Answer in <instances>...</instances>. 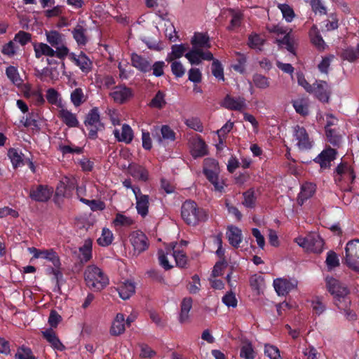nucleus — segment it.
I'll use <instances>...</instances> for the list:
<instances>
[{"label":"nucleus","mask_w":359,"mask_h":359,"mask_svg":"<svg viewBox=\"0 0 359 359\" xmlns=\"http://www.w3.org/2000/svg\"><path fill=\"white\" fill-rule=\"evenodd\" d=\"M192 48L185 53V57L192 65H198L203 60H213V55L208 50L211 47L210 37L207 33L196 32L191 39Z\"/></svg>","instance_id":"f257e3e1"},{"label":"nucleus","mask_w":359,"mask_h":359,"mask_svg":"<svg viewBox=\"0 0 359 359\" xmlns=\"http://www.w3.org/2000/svg\"><path fill=\"white\" fill-rule=\"evenodd\" d=\"M181 215L186 224L196 226L208 220L207 212L193 201H186L182 205Z\"/></svg>","instance_id":"f03ea898"},{"label":"nucleus","mask_w":359,"mask_h":359,"mask_svg":"<svg viewBox=\"0 0 359 359\" xmlns=\"http://www.w3.org/2000/svg\"><path fill=\"white\" fill-rule=\"evenodd\" d=\"M325 284L327 291L333 296L334 304L338 308H343L342 303L345 305L351 304V300L348 297V290L346 286L331 276L325 278Z\"/></svg>","instance_id":"7ed1b4c3"},{"label":"nucleus","mask_w":359,"mask_h":359,"mask_svg":"<svg viewBox=\"0 0 359 359\" xmlns=\"http://www.w3.org/2000/svg\"><path fill=\"white\" fill-rule=\"evenodd\" d=\"M84 278L86 285L95 290H101L109 284L107 276L95 265H89L85 270Z\"/></svg>","instance_id":"20e7f679"},{"label":"nucleus","mask_w":359,"mask_h":359,"mask_svg":"<svg viewBox=\"0 0 359 359\" xmlns=\"http://www.w3.org/2000/svg\"><path fill=\"white\" fill-rule=\"evenodd\" d=\"M344 262L348 267L359 271V240H353L347 243Z\"/></svg>","instance_id":"39448f33"},{"label":"nucleus","mask_w":359,"mask_h":359,"mask_svg":"<svg viewBox=\"0 0 359 359\" xmlns=\"http://www.w3.org/2000/svg\"><path fill=\"white\" fill-rule=\"evenodd\" d=\"M84 123L89 131V137L91 139H95L97 132L104 128V125L100 120V115L97 107H94L89 111L86 115Z\"/></svg>","instance_id":"423d86ee"},{"label":"nucleus","mask_w":359,"mask_h":359,"mask_svg":"<svg viewBox=\"0 0 359 359\" xmlns=\"http://www.w3.org/2000/svg\"><path fill=\"white\" fill-rule=\"evenodd\" d=\"M293 141L300 150L309 149L312 147V140L304 127L296 126L293 128Z\"/></svg>","instance_id":"0eeeda50"},{"label":"nucleus","mask_w":359,"mask_h":359,"mask_svg":"<svg viewBox=\"0 0 359 359\" xmlns=\"http://www.w3.org/2000/svg\"><path fill=\"white\" fill-rule=\"evenodd\" d=\"M129 241L133 248L134 253L137 255L145 251L149 247L147 237L141 231H133L129 236Z\"/></svg>","instance_id":"6e6552de"},{"label":"nucleus","mask_w":359,"mask_h":359,"mask_svg":"<svg viewBox=\"0 0 359 359\" xmlns=\"http://www.w3.org/2000/svg\"><path fill=\"white\" fill-rule=\"evenodd\" d=\"M221 106L229 110L243 111L248 108V104L245 97L241 96H231L226 95L221 102Z\"/></svg>","instance_id":"1a4fd4ad"},{"label":"nucleus","mask_w":359,"mask_h":359,"mask_svg":"<svg viewBox=\"0 0 359 359\" xmlns=\"http://www.w3.org/2000/svg\"><path fill=\"white\" fill-rule=\"evenodd\" d=\"M34 50L36 58H40L42 56L48 57H56L59 59H63L64 57V48H60L58 50H55L53 47L44 43H38L34 45Z\"/></svg>","instance_id":"9d476101"},{"label":"nucleus","mask_w":359,"mask_h":359,"mask_svg":"<svg viewBox=\"0 0 359 359\" xmlns=\"http://www.w3.org/2000/svg\"><path fill=\"white\" fill-rule=\"evenodd\" d=\"M296 279L290 278H278L273 280V287L279 296H285L297 287Z\"/></svg>","instance_id":"9b49d317"},{"label":"nucleus","mask_w":359,"mask_h":359,"mask_svg":"<svg viewBox=\"0 0 359 359\" xmlns=\"http://www.w3.org/2000/svg\"><path fill=\"white\" fill-rule=\"evenodd\" d=\"M39 259H46L53 265L55 269H52L51 271L57 282H58L59 279L62 277V275L58 269L60 266V261L57 252L53 249L41 250Z\"/></svg>","instance_id":"f8f14e48"},{"label":"nucleus","mask_w":359,"mask_h":359,"mask_svg":"<svg viewBox=\"0 0 359 359\" xmlns=\"http://www.w3.org/2000/svg\"><path fill=\"white\" fill-rule=\"evenodd\" d=\"M133 192L135 196L137 212L142 217H145L149 213V196L143 194L139 187L133 188Z\"/></svg>","instance_id":"ddd939ff"},{"label":"nucleus","mask_w":359,"mask_h":359,"mask_svg":"<svg viewBox=\"0 0 359 359\" xmlns=\"http://www.w3.org/2000/svg\"><path fill=\"white\" fill-rule=\"evenodd\" d=\"M76 180L74 177H64L56 188V196L58 197H69L76 187Z\"/></svg>","instance_id":"4468645a"},{"label":"nucleus","mask_w":359,"mask_h":359,"mask_svg":"<svg viewBox=\"0 0 359 359\" xmlns=\"http://www.w3.org/2000/svg\"><path fill=\"white\" fill-rule=\"evenodd\" d=\"M46 40L51 47L55 48V50L64 48V57H65L69 53V49L65 45V38L62 34L57 31H50L46 32Z\"/></svg>","instance_id":"2eb2a0df"},{"label":"nucleus","mask_w":359,"mask_h":359,"mask_svg":"<svg viewBox=\"0 0 359 359\" xmlns=\"http://www.w3.org/2000/svg\"><path fill=\"white\" fill-rule=\"evenodd\" d=\"M57 117L69 128H76L79 125L76 114L69 110L65 105L58 109Z\"/></svg>","instance_id":"dca6fc26"},{"label":"nucleus","mask_w":359,"mask_h":359,"mask_svg":"<svg viewBox=\"0 0 359 359\" xmlns=\"http://www.w3.org/2000/svg\"><path fill=\"white\" fill-rule=\"evenodd\" d=\"M313 93L321 102H327L329 100L330 94V88L327 82L324 81H316L313 84Z\"/></svg>","instance_id":"f3484780"},{"label":"nucleus","mask_w":359,"mask_h":359,"mask_svg":"<svg viewBox=\"0 0 359 359\" xmlns=\"http://www.w3.org/2000/svg\"><path fill=\"white\" fill-rule=\"evenodd\" d=\"M52 194V189L47 186L39 185L31 189L29 196L36 201L44 202L51 197Z\"/></svg>","instance_id":"a211bd4d"},{"label":"nucleus","mask_w":359,"mask_h":359,"mask_svg":"<svg viewBox=\"0 0 359 359\" xmlns=\"http://www.w3.org/2000/svg\"><path fill=\"white\" fill-rule=\"evenodd\" d=\"M71 59L85 74L91 72L93 69V62L86 54L82 53L79 55L72 53L71 55Z\"/></svg>","instance_id":"6ab92c4d"},{"label":"nucleus","mask_w":359,"mask_h":359,"mask_svg":"<svg viewBox=\"0 0 359 359\" xmlns=\"http://www.w3.org/2000/svg\"><path fill=\"white\" fill-rule=\"evenodd\" d=\"M110 96L114 102L121 104L130 99L133 96V93L130 88L124 86H118L113 88Z\"/></svg>","instance_id":"aec40b11"},{"label":"nucleus","mask_w":359,"mask_h":359,"mask_svg":"<svg viewBox=\"0 0 359 359\" xmlns=\"http://www.w3.org/2000/svg\"><path fill=\"white\" fill-rule=\"evenodd\" d=\"M336 150L330 147L324 149L315 159L314 161L319 163L322 168H327L330 166V163L335 159Z\"/></svg>","instance_id":"412c9836"},{"label":"nucleus","mask_w":359,"mask_h":359,"mask_svg":"<svg viewBox=\"0 0 359 359\" xmlns=\"http://www.w3.org/2000/svg\"><path fill=\"white\" fill-rule=\"evenodd\" d=\"M113 134L117 141L126 144L130 143L134 137L133 130L128 124H123L121 129H114Z\"/></svg>","instance_id":"4be33fe9"},{"label":"nucleus","mask_w":359,"mask_h":359,"mask_svg":"<svg viewBox=\"0 0 359 359\" xmlns=\"http://www.w3.org/2000/svg\"><path fill=\"white\" fill-rule=\"evenodd\" d=\"M226 236L229 243L234 248H238L243 241L242 231L237 226L231 225L227 227Z\"/></svg>","instance_id":"5701e85b"},{"label":"nucleus","mask_w":359,"mask_h":359,"mask_svg":"<svg viewBox=\"0 0 359 359\" xmlns=\"http://www.w3.org/2000/svg\"><path fill=\"white\" fill-rule=\"evenodd\" d=\"M131 63L134 67L143 73H147L151 70V65L150 62L147 58L138 54H132Z\"/></svg>","instance_id":"b1692460"},{"label":"nucleus","mask_w":359,"mask_h":359,"mask_svg":"<svg viewBox=\"0 0 359 359\" xmlns=\"http://www.w3.org/2000/svg\"><path fill=\"white\" fill-rule=\"evenodd\" d=\"M126 330L125 317L122 313L116 316L110 328V334L113 336H118L123 334Z\"/></svg>","instance_id":"393cba45"},{"label":"nucleus","mask_w":359,"mask_h":359,"mask_svg":"<svg viewBox=\"0 0 359 359\" xmlns=\"http://www.w3.org/2000/svg\"><path fill=\"white\" fill-rule=\"evenodd\" d=\"M119 297L123 299L127 300L130 298L135 292V285L134 283L126 280L122 283L117 288Z\"/></svg>","instance_id":"a878e982"},{"label":"nucleus","mask_w":359,"mask_h":359,"mask_svg":"<svg viewBox=\"0 0 359 359\" xmlns=\"http://www.w3.org/2000/svg\"><path fill=\"white\" fill-rule=\"evenodd\" d=\"M133 224L134 220L132 217L122 213H117L112 221V225L116 229L128 228L131 226Z\"/></svg>","instance_id":"bb28decb"},{"label":"nucleus","mask_w":359,"mask_h":359,"mask_svg":"<svg viewBox=\"0 0 359 359\" xmlns=\"http://www.w3.org/2000/svg\"><path fill=\"white\" fill-rule=\"evenodd\" d=\"M169 251L171 252V257L174 259L178 266L183 267L187 263V257L185 254L177 248V243H172L170 245Z\"/></svg>","instance_id":"cd10ccee"},{"label":"nucleus","mask_w":359,"mask_h":359,"mask_svg":"<svg viewBox=\"0 0 359 359\" xmlns=\"http://www.w3.org/2000/svg\"><path fill=\"white\" fill-rule=\"evenodd\" d=\"M42 334L54 349L62 351L65 348L64 345L57 337L55 332L52 329H47L43 331Z\"/></svg>","instance_id":"c85d7f7f"},{"label":"nucleus","mask_w":359,"mask_h":359,"mask_svg":"<svg viewBox=\"0 0 359 359\" xmlns=\"http://www.w3.org/2000/svg\"><path fill=\"white\" fill-rule=\"evenodd\" d=\"M291 30L285 34L284 37L281 39H277L276 43L280 48H285L293 55L294 53V46L297 44L295 39L290 35Z\"/></svg>","instance_id":"c756f323"},{"label":"nucleus","mask_w":359,"mask_h":359,"mask_svg":"<svg viewBox=\"0 0 359 359\" xmlns=\"http://www.w3.org/2000/svg\"><path fill=\"white\" fill-rule=\"evenodd\" d=\"M336 181H340L344 177H347L348 180H351L353 181L355 178L353 171L351 167L346 164L339 165L336 169Z\"/></svg>","instance_id":"7c9ffc66"},{"label":"nucleus","mask_w":359,"mask_h":359,"mask_svg":"<svg viewBox=\"0 0 359 359\" xmlns=\"http://www.w3.org/2000/svg\"><path fill=\"white\" fill-rule=\"evenodd\" d=\"M316 191V185L311 182L304 183L301 188V191L298 196V201L301 204L304 203L305 200L313 196Z\"/></svg>","instance_id":"2f4dec72"},{"label":"nucleus","mask_w":359,"mask_h":359,"mask_svg":"<svg viewBox=\"0 0 359 359\" xmlns=\"http://www.w3.org/2000/svg\"><path fill=\"white\" fill-rule=\"evenodd\" d=\"M187 50V47L184 44H175L171 47V52L169 53L166 57L165 60L168 62H171L176 59L180 58Z\"/></svg>","instance_id":"473e14b6"},{"label":"nucleus","mask_w":359,"mask_h":359,"mask_svg":"<svg viewBox=\"0 0 359 359\" xmlns=\"http://www.w3.org/2000/svg\"><path fill=\"white\" fill-rule=\"evenodd\" d=\"M46 97L49 104L55 105L58 108L64 105L60 93L55 88H48L46 90Z\"/></svg>","instance_id":"72a5a7b5"},{"label":"nucleus","mask_w":359,"mask_h":359,"mask_svg":"<svg viewBox=\"0 0 359 359\" xmlns=\"http://www.w3.org/2000/svg\"><path fill=\"white\" fill-rule=\"evenodd\" d=\"M192 307V299L190 297H185L181 303V311L179 317L180 322L184 323L189 320V313Z\"/></svg>","instance_id":"f704fd0d"},{"label":"nucleus","mask_w":359,"mask_h":359,"mask_svg":"<svg viewBox=\"0 0 359 359\" xmlns=\"http://www.w3.org/2000/svg\"><path fill=\"white\" fill-rule=\"evenodd\" d=\"M323 246L324 241L322 238L317 233H311L309 251L315 253H320L323 250Z\"/></svg>","instance_id":"c9c22d12"},{"label":"nucleus","mask_w":359,"mask_h":359,"mask_svg":"<svg viewBox=\"0 0 359 359\" xmlns=\"http://www.w3.org/2000/svg\"><path fill=\"white\" fill-rule=\"evenodd\" d=\"M309 36L311 38V43L319 50H324L325 47V43L320 36L318 28L313 26L310 32Z\"/></svg>","instance_id":"e433bc0d"},{"label":"nucleus","mask_w":359,"mask_h":359,"mask_svg":"<svg viewBox=\"0 0 359 359\" xmlns=\"http://www.w3.org/2000/svg\"><path fill=\"white\" fill-rule=\"evenodd\" d=\"M203 172L206 177L210 175L219 174V168L218 163L212 158H206L204 161Z\"/></svg>","instance_id":"4c0bfd02"},{"label":"nucleus","mask_w":359,"mask_h":359,"mask_svg":"<svg viewBox=\"0 0 359 359\" xmlns=\"http://www.w3.org/2000/svg\"><path fill=\"white\" fill-rule=\"evenodd\" d=\"M311 306L312 312L318 316L321 315L326 310V305L323 302V298L320 297H314L311 300Z\"/></svg>","instance_id":"58836bf2"},{"label":"nucleus","mask_w":359,"mask_h":359,"mask_svg":"<svg viewBox=\"0 0 359 359\" xmlns=\"http://www.w3.org/2000/svg\"><path fill=\"white\" fill-rule=\"evenodd\" d=\"M114 240V234L108 228H103L100 236L97 242L100 246L106 247L111 244Z\"/></svg>","instance_id":"ea45409f"},{"label":"nucleus","mask_w":359,"mask_h":359,"mask_svg":"<svg viewBox=\"0 0 359 359\" xmlns=\"http://www.w3.org/2000/svg\"><path fill=\"white\" fill-rule=\"evenodd\" d=\"M70 100L74 107H78L81 106L86 101V96L83 89L81 88H75L71 93Z\"/></svg>","instance_id":"a19ab883"},{"label":"nucleus","mask_w":359,"mask_h":359,"mask_svg":"<svg viewBox=\"0 0 359 359\" xmlns=\"http://www.w3.org/2000/svg\"><path fill=\"white\" fill-rule=\"evenodd\" d=\"M292 105L297 113L302 116H306L309 114V102L306 99H297L292 102Z\"/></svg>","instance_id":"79ce46f5"},{"label":"nucleus","mask_w":359,"mask_h":359,"mask_svg":"<svg viewBox=\"0 0 359 359\" xmlns=\"http://www.w3.org/2000/svg\"><path fill=\"white\" fill-rule=\"evenodd\" d=\"M192 154L195 157L203 156L207 154V146L201 139L195 140L192 145Z\"/></svg>","instance_id":"37998d69"},{"label":"nucleus","mask_w":359,"mask_h":359,"mask_svg":"<svg viewBox=\"0 0 359 359\" xmlns=\"http://www.w3.org/2000/svg\"><path fill=\"white\" fill-rule=\"evenodd\" d=\"M86 30L81 25H78L73 30L72 34L74 39L79 45H85L87 43L86 35Z\"/></svg>","instance_id":"c03bdc74"},{"label":"nucleus","mask_w":359,"mask_h":359,"mask_svg":"<svg viewBox=\"0 0 359 359\" xmlns=\"http://www.w3.org/2000/svg\"><path fill=\"white\" fill-rule=\"evenodd\" d=\"M341 57L348 62H353L359 58V44L354 47H348L344 49L341 55Z\"/></svg>","instance_id":"a18cd8bd"},{"label":"nucleus","mask_w":359,"mask_h":359,"mask_svg":"<svg viewBox=\"0 0 359 359\" xmlns=\"http://www.w3.org/2000/svg\"><path fill=\"white\" fill-rule=\"evenodd\" d=\"M6 74L14 85L18 87L22 85V79L20 78L17 68L13 66H10L6 68Z\"/></svg>","instance_id":"49530a36"},{"label":"nucleus","mask_w":359,"mask_h":359,"mask_svg":"<svg viewBox=\"0 0 359 359\" xmlns=\"http://www.w3.org/2000/svg\"><path fill=\"white\" fill-rule=\"evenodd\" d=\"M252 82L256 88L262 90L266 89L270 86L269 78L260 74H255L253 75Z\"/></svg>","instance_id":"de8ad7c7"},{"label":"nucleus","mask_w":359,"mask_h":359,"mask_svg":"<svg viewBox=\"0 0 359 359\" xmlns=\"http://www.w3.org/2000/svg\"><path fill=\"white\" fill-rule=\"evenodd\" d=\"M265 42V38L257 34H252L248 38V46L251 48L260 50Z\"/></svg>","instance_id":"09e8293b"},{"label":"nucleus","mask_w":359,"mask_h":359,"mask_svg":"<svg viewBox=\"0 0 359 359\" xmlns=\"http://www.w3.org/2000/svg\"><path fill=\"white\" fill-rule=\"evenodd\" d=\"M209 182L213 185L215 191L222 193L224 191L226 184L223 179L219 177V174L210 175L206 177Z\"/></svg>","instance_id":"8fccbe9b"},{"label":"nucleus","mask_w":359,"mask_h":359,"mask_svg":"<svg viewBox=\"0 0 359 359\" xmlns=\"http://www.w3.org/2000/svg\"><path fill=\"white\" fill-rule=\"evenodd\" d=\"M81 261L88 262L92 257V241H85L83 245L79 249Z\"/></svg>","instance_id":"3c124183"},{"label":"nucleus","mask_w":359,"mask_h":359,"mask_svg":"<svg viewBox=\"0 0 359 359\" xmlns=\"http://www.w3.org/2000/svg\"><path fill=\"white\" fill-rule=\"evenodd\" d=\"M278 8L280 10L283 18L287 22H290L293 20L295 14L292 7L286 4H278Z\"/></svg>","instance_id":"603ef678"},{"label":"nucleus","mask_w":359,"mask_h":359,"mask_svg":"<svg viewBox=\"0 0 359 359\" xmlns=\"http://www.w3.org/2000/svg\"><path fill=\"white\" fill-rule=\"evenodd\" d=\"M131 175L135 179L141 181H147L148 179V172L141 166H134L130 168Z\"/></svg>","instance_id":"864d4df0"},{"label":"nucleus","mask_w":359,"mask_h":359,"mask_svg":"<svg viewBox=\"0 0 359 359\" xmlns=\"http://www.w3.org/2000/svg\"><path fill=\"white\" fill-rule=\"evenodd\" d=\"M169 249L170 245L166 248V252L162 250H159L158 252L160 264L166 270L170 269L173 266L170 264V262L168 259V255L171 257V252L168 250Z\"/></svg>","instance_id":"5fc2aeb1"},{"label":"nucleus","mask_w":359,"mask_h":359,"mask_svg":"<svg viewBox=\"0 0 359 359\" xmlns=\"http://www.w3.org/2000/svg\"><path fill=\"white\" fill-rule=\"evenodd\" d=\"M211 70L213 76L219 81H224V70L222 64L217 60H212Z\"/></svg>","instance_id":"6e6d98bb"},{"label":"nucleus","mask_w":359,"mask_h":359,"mask_svg":"<svg viewBox=\"0 0 359 359\" xmlns=\"http://www.w3.org/2000/svg\"><path fill=\"white\" fill-rule=\"evenodd\" d=\"M334 58V55H328L322 58V60L318 65V70L323 74H327L329 71V67L331 65V62Z\"/></svg>","instance_id":"4d7b16f0"},{"label":"nucleus","mask_w":359,"mask_h":359,"mask_svg":"<svg viewBox=\"0 0 359 359\" xmlns=\"http://www.w3.org/2000/svg\"><path fill=\"white\" fill-rule=\"evenodd\" d=\"M325 262L330 271L339 265L338 256L333 251H329L327 252Z\"/></svg>","instance_id":"13d9d810"},{"label":"nucleus","mask_w":359,"mask_h":359,"mask_svg":"<svg viewBox=\"0 0 359 359\" xmlns=\"http://www.w3.org/2000/svg\"><path fill=\"white\" fill-rule=\"evenodd\" d=\"M15 359H36L32 354L29 348L22 346L19 348L15 355Z\"/></svg>","instance_id":"bf43d9fd"},{"label":"nucleus","mask_w":359,"mask_h":359,"mask_svg":"<svg viewBox=\"0 0 359 359\" xmlns=\"http://www.w3.org/2000/svg\"><path fill=\"white\" fill-rule=\"evenodd\" d=\"M80 201L88 205L93 211L102 210L105 208V204L100 201L88 200L83 198H81Z\"/></svg>","instance_id":"052dcab7"},{"label":"nucleus","mask_w":359,"mask_h":359,"mask_svg":"<svg viewBox=\"0 0 359 359\" xmlns=\"http://www.w3.org/2000/svg\"><path fill=\"white\" fill-rule=\"evenodd\" d=\"M264 353L270 359H281L279 349L275 346L266 344Z\"/></svg>","instance_id":"680f3d73"},{"label":"nucleus","mask_w":359,"mask_h":359,"mask_svg":"<svg viewBox=\"0 0 359 359\" xmlns=\"http://www.w3.org/2000/svg\"><path fill=\"white\" fill-rule=\"evenodd\" d=\"M240 355L243 359H254L255 358V352L252 348L251 344L245 343L244 344L241 349Z\"/></svg>","instance_id":"e2e57ef3"},{"label":"nucleus","mask_w":359,"mask_h":359,"mask_svg":"<svg viewBox=\"0 0 359 359\" xmlns=\"http://www.w3.org/2000/svg\"><path fill=\"white\" fill-rule=\"evenodd\" d=\"M8 156L14 167L19 166L22 162L21 153L15 149H10L8 151Z\"/></svg>","instance_id":"0e129e2a"},{"label":"nucleus","mask_w":359,"mask_h":359,"mask_svg":"<svg viewBox=\"0 0 359 359\" xmlns=\"http://www.w3.org/2000/svg\"><path fill=\"white\" fill-rule=\"evenodd\" d=\"M185 124L190 128L198 131L202 132L203 127L201 120L196 117L189 118L185 120Z\"/></svg>","instance_id":"69168bd1"},{"label":"nucleus","mask_w":359,"mask_h":359,"mask_svg":"<svg viewBox=\"0 0 359 359\" xmlns=\"http://www.w3.org/2000/svg\"><path fill=\"white\" fill-rule=\"evenodd\" d=\"M326 135L328 141L334 146L339 145L341 140V136L338 135L334 129L327 128Z\"/></svg>","instance_id":"338daca9"},{"label":"nucleus","mask_w":359,"mask_h":359,"mask_svg":"<svg viewBox=\"0 0 359 359\" xmlns=\"http://www.w3.org/2000/svg\"><path fill=\"white\" fill-rule=\"evenodd\" d=\"M171 71L178 78L182 77L185 73V68L180 61L174 60L171 63Z\"/></svg>","instance_id":"774afa93"}]
</instances>
